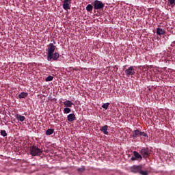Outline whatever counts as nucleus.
Listing matches in <instances>:
<instances>
[{
  "label": "nucleus",
  "instance_id": "obj_2",
  "mask_svg": "<svg viewBox=\"0 0 175 175\" xmlns=\"http://www.w3.org/2000/svg\"><path fill=\"white\" fill-rule=\"evenodd\" d=\"M29 151L30 155L32 157H40V155L43 154V150H42L40 148H38V146H35L30 147Z\"/></svg>",
  "mask_w": 175,
  "mask_h": 175
},
{
  "label": "nucleus",
  "instance_id": "obj_4",
  "mask_svg": "<svg viewBox=\"0 0 175 175\" xmlns=\"http://www.w3.org/2000/svg\"><path fill=\"white\" fill-rule=\"evenodd\" d=\"M140 154L143 156V158H148L151 154V150L147 148H142Z\"/></svg>",
  "mask_w": 175,
  "mask_h": 175
},
{
  "label": "nucleus",
  "instance_id": "obj_17",
  "mask_svg": "<svg viewBox=\"0 0 175 175\" xmlns=\"http://www.w3.org/2000/svg\"><path fill=\"white\" fill-rule=\"evenodd\" d=\"M54 133V129H49L46 131V136H50V135H53Z\"/></svg>",
  "mask_w": 175,
  "mask_h": 175
},
{
  "label": "nucleus",
  "instance_id": "obj_8",
  "mask_svg": "<svg viewBox=\"0 0 175 175\" xmlns=\"http://www.w3.org/2000/svg\"><path fill=\"white\" fill-rule=\"evenodd\" d=\"M143 169L142 165H134L131 168L132 173H140V171Z\"/></svg>",
  "mask_w": 175,
  "mask_h": 175
},
{
  "label": "nucleus",
  "instance_id": "obj_25",
  "mask_svg": "<svg viewBox=\"0 0 175 175\" xmlns=\"http://www.w3.org/2000/svg\"><path fill=\"white\" fill-rule=\"evenodd\" d=\"M168 2L170 3V5H172V6L175 5V0H168Z\"/></svg>",
  "mask_w": 175,
  "mask_h": 175
},
{
  "label": "nucleus",
  "instance_id": "obj_11",
  "mask_svg": "<svg viewBox=\"0 0 175 175\" xmlns=\"http://www.w3.org/2000/svg\"><path fill=\"white\" fill-rule=\"evenodd\" d=\"M107 129H109V126L105 125L100 129V131H101L104 135H109V131H107Z\"/></svg>",
  "mask_w": 175,
  "mask_h": 175
},
{
  "label": "nucleus",
  "instance_id": "obj_7",
  "mask_svg": "<svg viewBox=\"0 0 175 175\" xmlns=\"http://www.w3.org/2000/svg\"><path fill=\"white\" fill-rule=\"evenodd\" d=\"M70 3H72V0H64L62 1V7L64 10H70Z\"/></svg>",
  "mask_w": 175,
  "mask_h": 175
},
{
  "label": "nucleus",
  "instance_id": "obj_20",
  "mask_svg": "<svg viewBox=\"0 0 175 175\" xmlns=\"http://www.w3.org/2000/svg\"><path fill=\"white\" fill-rule=\"evenodd\" d=\"M109 106H110V103H104L101 107H103V109H105V110H107V109H109Z\"/></svg>",
  "mask_w": 175,
  "mask_h": 175
},
{
  "label": "nucleus",
  "instance_id": "obj_1",
  "mask_svg": "<svg viewBox=\"0 0 175 175\" xmlns=\"http://www.w3.org/2000/svg\"><path fill=\"white\" fill-rule=\"evenodd\" d=\"M57 46L54 45L53 43H50L48 45V49H47V61H51L53 59V55L54 54V51H55V49Z\"/></svg>",
  "mask_w": 175,
  "mask_h": 175
},
{
  "label": "nucleus",
  "instance_id": "obj_26",
  "mask_svg": "<svg viewBox=\"0 0 175 175\" xmlns=\"http://www.w3.org/2000/svg\"><path fill=\"white\" fill-rule=\"evenodd\" d=\"M148 91H151V89H150V88H149V89H148Z\"/></svg>",
  "mask_w": 175,
  "mask_h": 175
},
{
  "label": "nucleus",
  "instance_id": "obj_9",
  "mask_svg": "<svg viewBox=\"0 0 175 175\" xmlns=\"http://www.w3.org/2000/svg\"><path fill=\"white\" fill-rule=\"evenodd\" d=\"M67 120L68 122H73L76 121V115L75 113H70L67 116Z\"/></svg>",
  "mask_w": 175,
  "mask_h": 175
},
{
  "label": "nucleus",
  "instance_id": "obj_12",
  "mask_svg": "<svg viewBox=\"0 0 175 175\" xmlns=\"http://www.w3.org/2000/svg\"><path fill=\"white\" fill-rule=\"evenodd\" d=\"M63 103L65 107H72V106L75 105V104L69 100L64 101Z\"/></svg>",
  "mask_w": 175,
  "mask_h": 175
},
{
  "label": "nucleus",
  "instance_id": "obj_13",
  "mask_svg": "<svg viewBox=\"0 0 175 175\" xmlns=\"http://www.w3.org/2000/svg\"><path fill=\"white\" fill-rule=\"evenodd\" d=\"M15 118H16V120H18V121H21V122H23L25 120V117L23 116L20 114L15 115Z\"/></svg>",
  "mask_w": 175,
  "mask_h": 175
},
{
  "label": "nucleus",
  "instance_id": "obj_6",
  "mask_svg": "<svg viewBox=\"0 0 175 175\" xmlns=\"http://www.w3.org/2000/svg\"><path fill=\"white\" fill-rule=\"evenodd\" d=\"M136 73L135 71V66H131L127 69L125 70V74L127 75L128 77L131 76H134V75Z\"/></svg>",
  "mask_w": 175,
  "mask_h": 175
},
{
  "label": "nucleus",
  "instance_id": "obj_14",
  "mask_svg": "<svg viewBox=\"0 0 175 175\" xmlns=\"http://www.w3.org/2000/svg\"><path fill=\"white\" fill-rule=\"evenodd\" d=\"M165 32L166 31L165 30H163V29H162L161 28H157V35H165Z\"/></svg>",
  "mask_w": 175,
  "mask_h": 175
},
{
  "label": "nucleus",
  "instance_id": "obj_21",
  "mask_svg": "<svg viewBox=\"0 0 175 175\" xmlns=\"http://www.w3.org/2000/svg\"><path fill=\"white\" fill-rule=\"evenodd\" d=\"M85 166H82L81 168L77 169L78 173H83V172H85Z\"/></svg>",
  "mask_w": 175,
  "mask_h": 175
},
{
  "label": "nucleus",
  "instance_id": "obj_23",
  "mask_svg": "<svg viewBox=\"0 0 175 175\" xmlns=\"http://www.w3.org/2000/svg\"><path fill=\"white\" fill-rule=\"evenodd\" d=\"M1 136H3L5 137V136H8V133H6V131L5 130H1L0 132Z\"/></svg>",
  "mask_w": 175,
  "mask_h": 175
},
{
  "label": "nucleus",
  "instance_id": "obj_15",
  "mask_svg": "<svg viewBox=\"0 0 175 175\" xmlns=\"http://www.w3.org/2000/svg\"><path fill=\"white\" fill-rule=\"evenodd\" d=\"M28 96V94L27 92H21L20 94H18V97L20 99H23L24 98H27Z\"/></svg>",
  "mask_w": 175,
  "mask_h": 175
},
{
  "label": "nucleus",
  "instance_id": "obj_24",
  "mask_svg": "<svg viewBox=\"0 0 175 175\" xmlns=\"http://www.w3.org/2000/svg\"><path fill=\"white\" fill-rule=\"evenodd\" d=\"M139 174L142 175H148V172L147 171H142V170L139 171Z\"/></svg>",
  "mask_w": 175,
  "mask_h": 175
},
{
  "label": "nucleus",
  "instance_id": "obj_3",
  "mask_svg": "<svg viewBox=\"0 0 175 175\" xmlns=\"http://www.w3.org/2000/svg\"><path fill=\"white\" fill-rule=\"evenodd\" d=\"M92 5L95 10H100V9H103L105 8V4L99 0H95L92 3Z\"/></svg>",
  "mask_w": 175,
  "mask_h": 175
},
{
  "label": "nucleus",
  "instance_id": "obj_19",
  "mask_svg": "<svg viewBox=\"0 0 175 175\" xmlns=\"http://www.w3.org/2000/svg\"><path fill=\"white\" fill-rule=\"evenodd\" d=\"M70 111H72V110L69 107L64 108V111H63L64 114H69V113H70Z\"/></svg>",
  "mask_w": 175,
  "mask_h": 175
},
{
  "label": "nucleus",
  "instance_id": "obj_22",
  "mask_svg": "<svg viewBox=\"0 0 175 175\" xmlns=\"http://www.w3.org/2000/svg\"><path fill=\"white\" fill-rule=\"evenodd\" d=\"M54 77L51 75L47 77L45 79V81H53Z\"/></svg>",
  "mask_w": 175,
  "mask_h": 175
},
{
  "label": "nucleus",
  "instance_id": "obj_18",
  "mask_svg": "<svg viewBox=\"0 0 175 175\" xmlns=\"http://www.w3.org/2000/svg\"><path fill=\"white\" fill-rule=\"evenodd\" d=\"M94 9V6H92V5L91 4H88L87 6H86V10L87 12H92V10Z\"/></svg>",
  "mask_w": 175,
  "mask_h": 175
},
{
  "label": "nucleus",
  "instance_id": "obj_16",
  "mask_svg": "<svg viewBox=\"0 0 175 175\" xmlns=\"http://www.w3.org/2000/svg\"><path fill=\"white\" fill-rule=\"evenodd\" d=\"M59 58V53H55L52 55V59L53 61H57Z\"/></svg>",
  "mask_w": 175,
  "mask_h": 175
},
{
  "label": "nucleus",
  "instance_id": "obj_10",
  "mask_svg": "<svg viewBox=\"0 0 175 175\" xmlns=\"http://www.w3.org/2000/svg\"><path fill=\"white\" fill-rule=\"evenodd\" d=\"M134 157H131V161H137V159H142V154H139V152L134 151L133 152Z\"/></svg>",
  "mask_w": 175,
  "mask_h": 175
},
{
  "label": "nucleus",
  "instance_id": "obj_5",
  "mask_svg": "<svg viewBox=\"0 0 175 175\" xmlns=\"http://www.w3.org/2000/svg\"><path fill=\"white\" fill-rule=\"evenodd\" d=\"M139 136H144V137H148L146 133H144L143 131H140L139 130H134L133 131V139H137V137H139Z\"/></svg>",
  "mask_w": 175,
  "mask_h": 175
}]
</instances>
